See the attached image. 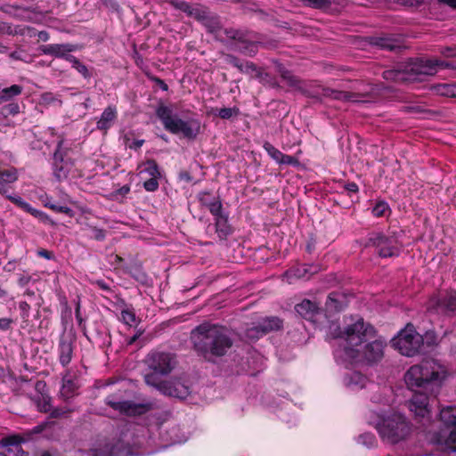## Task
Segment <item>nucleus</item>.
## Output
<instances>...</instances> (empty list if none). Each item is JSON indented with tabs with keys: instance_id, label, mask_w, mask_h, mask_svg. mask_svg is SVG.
Masks as SVG:
<instances>
[{
	"instance_id": "obj_1",
	"label": "nucleus",
	"mask_w": 456,
	"mask_h": 456,
	"mask_svg": "<svg viewBox=\"0 0 456 456\" xmlns=\"http://www.w3.org/2000/svg\"><path fill=\"white\" fill-rule=\"evenodd\" d=\"M195 350L210 361L213 356H223L232 346L229 330L218 325L203 323L191 331Z\"/></svg>"
},
{
	"instance_id": "obj_2",
	"label": "nucleus",
	"mask_w": 456,
	"mask_h": 456,
	"mask_svg": "<svg viewBox=\"0 0 456 456\" xmlns=\"http://www.w3.org/2000/svg\"><path fill=\"white\" fill-rule=\"evenodd\" d=\"M446 377L445 366L437 360L427 359L412 365L404 374V380L412 391L423 390L436 395Z\"/></svg>"
},
{
	"instance_id": "obj_3",
	"label": "nucleus",
	"mask_w": 456,
	"mask_h": 456,
	"mask_svg": "<svg viewBox=\"0 0 456 456\" xmlns=\"http://www.w3.org/2000/svg\"><path fill=\"white\" fill-rule=\"evenodd\" d=\"M369 422L378 431L383 442L396 444L406 440L412 432V425L408 418L399 412L386 414L371 413Z\"/></svg>"
},
{
	"instance_id": "obj_4",
	"label": "nucleus",
	"mask_w": 456,
	"mask_h": 456,
	"mask_svg": "<svg viewBox=\"0 0 456 456\" xmlns=\"http://www.w3.org/2000/svg\"><path fill=\"white\" fill-rule=\"evenodd\" d=\"M452 65L437 59L416 58L411 60L403 69H391L383 72L382 77L386 80L395 82H407L420 80V76H433L439 69L451 68Z\"/></svg>"
},
{
	"instance_id": "obj_5",
	"label": "nucleus",
	"mask_w": 456,
	"mask_h": 456,
	"mask_svg": "<svg viewBox=\"0 0 456 456\" xmlns=\"http://www.w3.org/2000/svg\"><path fill=\"white\" fill-rule=\"evenodd\" d=\"M155 113L164 128L171 134L182 135L187 140H194L200 132L201 123L199 118L182 119L174 114L170 106H167L163 102L158 105Z\"/></svg>"
},
{
	"instance_id": "obj_6",
	"label": "nucleus",
	"mask_w": 456,
	"mask_h": 456,
	"mask_svg": "<svg viewBox=\"0 0 456 456\" xmlns=\"http://www.w3.org/2000/svg\"><path fill=\"white\" fill-rule=\"evenodd\" d=\"M145 363L149 372L144 374V381L148 386L155 387L163 381V376H167L173 371L177 360L175 355L169 352L152 351L147 354Z\"/></svg>"
},
{
	"instance_id": "obj_7",
	"label": "nucleus",
	"mask_w": 456,
	"mask_h": 456,
	"mask_svg": "<svg viewBox=\"0 0 456 456\" xmlns=\"http://www.w3.org/2000/svg\"><path fill=\"white\" fill-rule=\"evenodd\" d=\"M340 338L345 340V344L343 348L337 351V357L346 362L347 349L350 347L352 349L362 348L364 343L375 338V330L369 323H365L362 319H358L345 328Z\"/></svg>"
},
{
	"instance_id": "obj_8",
	"label": "nucleus",
	"mask_w": 456,
	"mask_h": 456,
	"mask_svg": "<svg viewBox=\"0 0 456 456\" xmlns=\"http://www.w3.org/2000/svg\"><path fill=\"white\" fill-rule=\"evenodd\" d=\"M385 343L380 339L369 340L359 349L346 351V361L350 364L361 362H376L382 359L384 355Z\"/></svg>"
},
{
	"instance_id": "obj_9",
	"label": "nucleus",
	"mask_w": 456,
	"mask_h": 456,
	"mask_svg": "<svg viewBox=\"0 0 456 456\" xmlns=\"http://www.w3.org/2000/svg\"><path fill=\"white\" fill-rule=\"evenodd\" d=\"M392 345L403 355L413 356L420 351L423 338L412 325L408 324L392 339Z\"/></svg>"
},
{
	"instance_id": "obj_10",
	"label": "nucleus",
	"mask_w": 456,
	"mask_h": 456,
	"mask_svg": "<svg viewBox=\"0 0 456 456\" xmlns=\"http://www.w3.org/2000/svg\"><path fill=\"white\" fill-rule=\"evenodd\" d=\"M414 392L415 394L408 402V408L414 414L415 419L422 422L423 431H426L431 421L429 400L436 395H431L423 390Z\"/></svg>"
},
{
	"instance_id": "obj_11",
	"label": "nucleus",
	"mask_w": 456,
	"mask_h": 456,
	"mask_svg": "<svg viewBox=\"0 0 456 456\" xmlns=\"http://www.w3.org/2000/svg\"><path fill=\"white\" fill-rule=\"evenodd\" d=\"M105 403L113 410L127 416L142 415L152 408L151 403H135L132 401L124 400L118 394L110 395L106 397Z\"/></svg>"
},
{
	"instance_id": "obj_12",
	"label": "nucleus",
	"mask_w": 456,
	"mask_h": 456,
	"mask_svg": "<svg viewBox=\"0 0 456 456\" xmlns=\"http://www.w3.org/2000/svg\"><path fill=\"white\" fill-rule=\"evenodd\" d=\"M440 419L447 430L443 431L436 442H444L451 451L456 452V408L453 406L444 408L440 412Z\"/></svg>"
},
{
	"instance_id": "obj_13",
	"label": "nucleus",
	"mask_w": 456,
	"mask_h": 456,
	"mask_svg": "<svg viewBox=\"0 0 456 456\" xmlns=\"http://www.w3.org/2000/svg\"><path fill=\"white\" fill-rule=\"evenodd\" d=\"M368 246L375 247L381 257L398 256L401 248L395 236H387L381 232L370 234L368 239Z\"/></svg>"
},
{
	"instance_id": "obj_14",
	"label": "nucleus",
	"mask_w": 456,
	"mask_h": 456,
	"mask_svg": "<svg viewBox=\"0 0 456 456\" xmlns=\"http://www.w3.org/2000/svg\"><path fill=\"white\" fill-rule=\"evenodd\" d=\"M154 388L165 395L177 397L179 399L186 398L191 393L189 384L182 378L164 380Z\"/></svg>"
},
{
	"instance_id": "obj_15",
	"label": "nucleus",
	"mask_w": 456,
	"mask_h": 456,
	"mask_svg": "<svg viewBox=\"0 0 456 456\" xmlns=\"http://www.w3.org/2000/svg\"><path fill=\"white\" fill-rule=\"evenodd\" d=\"M428 311L441 314H450L456 311V292L441 294L430 299L428 305Z\"/></svg>"
},
{
	"instance_id": "obj_16",
	"label": "nucleus",
	"mask_w": 456,
	"mask_h": 456,
	"mask_svg": "<svg viewBox=\"0 0 456 456\" xmlns=\"http://www.w3.org/2000/svg\"><path fill=\"white\" fill-rule=\"evenodd\" d=\"M69 160L66 147L58 144L53 153V175L59 182L68 178L70 166Z\"/></svg>"
},
{
	"instance_id": "obj_17",
	"label": "nucleus",
	"mask_w": 456,
	"mask_h": 456,
	"mask_svg": "<svg viewBox=\"0 0 456 456\" xmlns=\"http://www.w3.org/2000/svg\"><path fill=\"white\" fill-rule=\"evenodd\" d=\"M119 452L118 443L110 442L107 439L97 441L89 452L79 451L78 456H117Z\"/></svg>"
},
{
	"instance_id": "obj_18",
	"label": "nucleus",
	"mask_w": 456,
	"mask_h": 456,
	"mask_svg": "<svg viewBox=\"0 0 456 456\" xmlns=\"http://www.w3.org/2000/svg\"><path fill=\"white\" fill-rule=\"evenodd\" d=\"M38 50L45 55H51L55 58H61L68 61L69 57L74 55L69 53L76 50V46L71 44H52L40 45Z\"/></svg>"
},
{
	"instance_id": "obj_19",
	"label": "nucleus",
	"mask_w": 456,
	"mask_h": 456,
	"mask_svg": "<svg viewBox=\"0 0 456 456\" xmlns=\"http://www.w3.org/2000/svg\"><path fill=\"white\" fill-rule=\"evenodd\" d=\"M232 39L235 40L233 43V49L248 55H255L257 52V45L256 43L244 38V36L240 31H233L232 35L229 36Z\"/></svg>"
},
{
	"instance_id": "obj_20",
	"label": "nucleus",
	"mask_w": 456,
	"mask_h": 456,
	"mask_svg": "<svg viewBox=\"0 0 456 456\" xmlns=\"http://www.w3.org/2000/svg\"><path fill=\"white\" fill-rule=\"evenodd\" d=\"M22 439L18 436H11L0 440V446L7 448V453L0 452V456H28L20 447Z\"/></svg>"
},
{
	"instance_id": "obj_21",
	"label": "nucleus",
	"mask_w": 456,
	"mask_h": 456,
	"mask_svg": "<svg viewBox=\"0 0 456 456\" xmlns=\"http://www.w3.org/2000/svg\"><path fill=\"white\" fill-rule=\"evenodd\" d=\"M264 147L270 157L280 165H290L293 167H298L300 165L297 155L290 156L284 154L281 151L277 150L273 144H264Z\"/></svg>"
},
{
	"instance_id": "obj_22",
	"label": "nucleus",
	"mask_w": 456,
	"mask_h": 456,
	"mask_svg": "<svg viewBox=\"0 0 456 456\" xmlns=\"http://www.w3.org/2000/svg\"><path fill=\"white\" fill-rule=\"evenodd\" d=\"M318 272L317 266L298 265L287 271L284 276L289 283H292L297 279H309L314 273Z\"/></svg>"
},
{
	"instance_id": "obj_23",
	"label": "nucleus",
	"mask_w": 456,
	"mask_h": 456,
	"mask_svg": "<svg viewBox=\"0 0 456 456\" xmlns=\"http://www.w3.org/2000/svg\"><path fill=\"white\" fill-rule=\"evenodd\" d=\"M347 305L346 297L338 292H332L328 296L325 311L331 314L342 311Z\"/></svg>"
},
{
	"instance_id": "obj_24",
	"label": "nucleus",
	"mask_w": 456,
	"mask_h": 456,
	"mask_svg": "<svg viewBox=\"0 0 456 456\" xmlns=\"http://www.w3.org/2000/svg\"><path fill=\"white\" fill-rule=\"evenodd\" d=\"M45 387L46 385L43 381H37L35 385V388L39 392V395H37L34 400L37 403V409L43 412H48L51 411V398L48 395L44 393Z\"/></svg>"
},
{
	"instance_id": "obj_25",
	"label": "nucleus",
	"mask_w": 456,
	"mask_h": 456,
	"mask_svg": "<svg viewBox=\"0 0 456 456\" xmlns=\"http://www.w3.org/2000/svg\"><path fill=\"white\" fill-rule=\"evenodd\" d=\"M298 314L305 319H312L320 311L319 304L315 301L305 299L295 306Z\"/></svg>"
},
{
	"instance_id": "obj_26",
	"label": "nucleus",
	"mask_w": 456,
	"mask_h": 456,
	"mask_svg": "<svg viewBox=\"0 0 456 456\" xmlns=\"http://www.w3.org/2000/svg\"><path fill=\"white\" fill-rule=\"evenodd\" d=\"M116 118V108L114 106H108L102 113L100 119L97 121V128L100 130H106L110 128Z\"/></svg>"
},
{
	"instance_id": "obj_27",
	"label": "nucleus",
	"mask_w": 456,
	"mask_h": 456,
	"mask_svg": "<svg viewBox=\"0 0 456 456\" xmlns=\"http://www.w3.org/2000/svg\"><path fill=\"white\" fill-rule=\"evenodd\" d=\"M322 96L343 102H356L355 98L357 94L346 91H339L331 89L330 87H326L322 88Z\"/></svg>"
},
{
	"instance_id": "obj_28",
	"label": "nucleus",
	"mask_w": 456,
	"mask_h": 456,
	"mask_svg": "<svg viewBox=\"0 0 456 456\" xmlns=\"http://www.w3.org/2000/svg\"><path fill=\"white\" fill-rule=\"evenodd\" d=\"M344 382L351 389H359L366 387L368 379L360 372H352L345 377Z\"/></svg>"
},
{
	"instance_id": "obj_29",
	"label": "nucleus",
	"mask_w": 456,
	"mask_h": 456,
	"mask_svg": "<svg viewBox=\"0 0 456 456\" xmlns=\"http://www.w3.org/2000/svg\"><path fill=\"white\" fill-rule=\"evenodd\" d=\"M60 362L65 366L69 364L72 358L73 346L69 340L61 339L59 345Z\"/></svg>"
},
{
	"instance_id": "obj_30",
	"label": "nucleus",
	"mask_w": 456,
	"mask_h": 456,
	"mask_svg": "<svg viewBox=\"0 0 456 456\" xmlns=\"http://www.w3.org/2000/svg\"><path fill=\"white\" fill-rule=\"evenodd\" d=\"M258 322L264 335L271 331L278 330L282 327V321L278 317H266Z\"/></svg>"
},
{
	"instance_id": "obj_31",
	"label": "nucleus",
	"mask_w": 456,
	"mask_h": 456,
	"mask_svg": "<svg viewBox=\"0 0 456 456\" xmlns=\"http://www.w3.org/2000/svg\"><path fill=\"white\" fill-rule=\"evenodd\" d=\"M322 88L325 87L321 85L311 84L301 86L299 90L304 95L307 97L321 100V97L322 96Z\"/></svg>"
},
{
	"instance_id": "obj_32",
	"label": "nucleus",
	"mask_w": 456,
	"mask_h": 456,
	"mask_svg": "<svg viewBox=\"0 0 456 456\" xmlns=\"http://www.w3.org/2000/svg\"><path fill=\"white\" fill-rule=\"evenodd\" d=\"M277 71L281 75V78L286 81L289 86L297 87L299 89L301 86L300 80L289 70H288L283 65L279 64L277 67Z\"/></svg>"
},
{
	"instance_id": "obj_33",
	"label": "nucleus",
	"mask_w": 456,
	"mask_h": 456,
	"mask_svg": "<svg viewBox=\"0 0 456 456\" xmlns=\"http://www.w3.org/2000/svg\"><path fill=\"white\" fill-rule=\"evenodd\" d=\"M17 178L18 176L15 169L0 171V192L5 194V185L14 183Z\"/></svg>"
},
{
	"instance_id": "obj_34",
	"label": "nucleus",
	"mask_w": 456,
	"mask_h": 456,
	"mask_svg": "<svg viewBox=\"0 0 456 456\" xmlns=\"http://www.w3.org/2000/svg\"><path fill=\"white\" fill-rule=\"evenodd\" d=\"M22 86L19 85H12L10 87L0 90V102H9L15 96L20 95L22 93Z\"/></svg>"
},
{
	"instance_id": "obj_35",
	"label": "nucleus",
	"mask_w": 456,
	"mask_h": 456,
	"mask_svg": "<svg viewBox=\"0 0 456 456\" xmlns=\"http://www.w3.org/2000/svg\"><path fill=\"white\" fill-rule=\"evenodd\" d=\"M216 231L221 239H224L231 232V228L227 224V216L224 215L215 219Z\"/></svg>"
},
{
	"instance_id": "obj_36",
	"label": "nucleus",
	"mask_w": 456,
	"mask_h": 456,
	"mask_svg": "<svg viewBox=\"0 0 456 456\" xmlns=\"http://www.w3.org/2000/svg\"><path fill=\"white\" fill-rule=\"evenodd\" d=\"M138 168L140 169L141 174L146 173L151 177H159L160 176V173H159L158 165L152 159H149L146 162L141 164Z\"/></svg>"
},
{
	"instance_id": "obj_37",
	"label": "nucleus",
	"mask_w": 456,
	"mask_h": 456,
	"mask_svg": "<svg viewBox=\"0 0 456 456\" xmlns=\"http://www.w3.org/2000/svg\"><path fill=\"white\" fill-rule=\"evenodd\" d=\"M201 23L208 28L210 32L216 31L220 28V21L216 15L212 14L209 11L206 14L205 18L201 20Z\"/></svg>"
},
{
	"instance_id": "obj_38",
	"label": "nucleus",
	"mask_w": 456,
	"mask_h": 456,
	"mask_svg": "<svg viewBox=\"0 0 456 456\" xmlns=\"http://www.w3.org/2000/svg\"><path fill=\"white\" fill-rule=\"evenodd\" d=\"M168 3L173 8L184 12L188 17L191 14L194 6V4H191L183 0H169Z\"/></svg>"
},
{
	"instance_id": "obj_39",
	"label": "nucleus",
	"mask_w": 456,
	"mask_h": 456,
	"mask_svg": "<svg viewBox=\"0 0 456 456\" xmlns=\"http://www.w3.org/2000/svg\"><path fill=\"white\" fill-rule=\"evenodd\" d=\"M77 388V387L73 380H71L70 379L64 378L63 384L61 389V395L62 397L66 399L69 398L74 395Z\"/></svg>"
},
{
	"instance_id": "obj_40",
	"label": "nucleus",
	"mask_w": 456,
	"mask_h": 456,
	"mask_svg": "<svg viewBox=\"0 0 456 456\" xmlns=\"http://www.w3.org/2000/svg\"><path fill=\"white\" fill-rule=\"evenodd\" d=\"M68 61L71 63L72 68L76 69L85 78H89L91 77V73L87 67L80 62L77 57H69Z\"/></svg>"
},
{
	"instance_id": "obj_41",
	"label": "nucleus",
	"mask_w": 456,
	"mask_h": 456,
	"mask_svg": "<svg viewBox=\"0 0 456 456\" xmlns=\"http://www.w3.org/2000/svg\"><path fill=\"white\" fill-rule=\"evenodd\" d=\"M374 45L382 49L395 51L398 46L395 44L394 40L388 37H376L374 38Z\"/></svg>"
},
{
	"instance_id": "obj_42",
	"label": "nucleus",
	"mask_w": 456,
	"mask_h": 456,
	"mask_svg": "<svg viewBox=\"0 0 456 456\" xmlns=\"http://www.w3.org/2000/svg\"><path fill=\"white\" fill-rule=\"evenodd\" d=\"M264 336V332L259 322L248 328L245 331V337L249 340H256Z\"/></svg>"
},
{
	"instance_id": "obj_43",
	"label": "nucleus",
	"mask_w": 456,
	"mask_h": 456,
	"mask_svg": "<svg viewBox=\"0 0 456 456\" xmlns=\"http://www.w3.org/2000/svg\"><path fill=\"white\" fill-rule=\"evenodd\" d=\"M0 113L5 118L8 116H15L20 113V105L14 102L7 103L1 108Z\"/></svg>"
},
{
	"instance_id": "obj_44",
	"label": "nucleus",
	"mask_w": 456,
	"mask_h": 456,
	"mask_svg": "<svg viewBox=\"0 0 456 456\" xmlns=\"http://www.w3.org/2000/svg\"><path fill=\"white\" fill-rule=\"evenodd\" d=\"M121 321L129 326H132L136 322V315L133 309L126 308L121 311Z\"/></svg>"
},
{
	"instance_id": "obj_45",
	"label": "nucleus",
	"mask_w": 456,
	"mask_h": 456,
	"mask_svg": "<svg viewBox=\"0 0 456 456\" xmlns=\"http://www.w3.org/2000/svg\"><path fill=\"white\" fill-rule=\"evenodd\" d=\"M208 12V9L207 7L199 4H194L193 10L191 11L190 17L194 18L195 20L201 22Z\"/></svg>"
},
{
	"instance_id": "obj_46",
	"label": "nucleus",
	"mask_w": 456,
	"mask_h": 456,
	"mask_svg": "<svg viewBox=\"0 0 456 456\" xmlns=\"http://www.w3.org/2000/svg\"><path fill=\"white\" fill-rule=\"evenodd\" d=\"M238 113L239 110L237 108H221L215 110V114L223 119H229Z\"/></svg>"
},
{
	"instance_id": "obj_47",
	"label": "nucleus",
	"mask_w": 456,
	"mask_h": 456,
	"mask_svg": "<svg viewBox=\"0 0 456 456\" xmlns=\"http://www.w3.org/2000/svg\"><path fill=\"white\" fill-rule=\"evenodd\" d=\"M45 206L53 209L55 212L64 213V214L68 215L69 216H73V215H74L73 210L66 206H61L56 203H53L51 201H45Z\"/></svg>"
},
{
	"instance_id": "obj_48",
	"label": "nucleus",
	"mask_w": 456,
	"mask_h": 456,
	"mask_svg": "<svg viewBox=\"0 0 456 456\" xmlns=\"http://www.w3.org/2000/svg\"><path fill=\"white\" fill-rule=\"evenodd\" d=\"M72 411H74L73 408H70L69 406H61L53 409L51 411L50 415L52 418H64L67 417Z\"/></svg>"
},
{
	"instance_id": "obj_49",
	"label": "nucleus",
	"mask_w": 456,
	"mask_h": 456,
	"mask_svg": "<svg viewBox=\"0 0 456 456\" xmlns=\"http://www.w3.org/2000/svg\"><path fill=\"white\" fill-rule=\"evenodd\" d=\"M208 210L215 216V219L219 216H224V214L222 211V203L216 198H213L212 203L209 204Z\"/></svg>"
},
{
	"instance_id": "obj_50",
	"label": "nucleus",
	"mask_w": 456,
	"mask_h": 456,
	"mask_svg": "<svg viewBox=\"0 0 456 456\" xmlns=\"http://www.w3.org/2000/svg\"><path fill=\"white\" fill-rule=\"evenodd\" d=\"M6 198L26 212L30 210L31 206L23 200L20 196L6 195Z\"/></svg>"
},
{
	"instance_id": "obj_51",
	"label": "nucleus",
	"mask_w": 456,
	"mask_h": 456,
	"mask_svg": "<svg viewBox=\"0 0 456 456\" xmlns=\"http://www.w3.org/2000/svg\"><path fill=\"white\" fill-rule=\"evenodd\" d=\"M130 191V186L126 184L119 188L118 190L114 191L110 194V198L113 200L121 201L126 194H128Z\"/></svg>"
},
{
	"instance_id": "obj_52",
	"label": "nucleus",
	"mask_w": 456,
	"mask_h": 456,
	"mask_svg": "<svg viewBox=\"0 0 456 456\" xmlns=\"http://www.w3.org/2000/svg\"><path fill=\"white\" fill-rule=\"evenodd\" d=\"M358 443L367 447H371L376 444V438L374 435L370 433H365L359 436Z\"/></svg>"
},
{
	"instance_id": "obj_53",
	"label": "nucleus",
	"mask_w": 456,
	"mask_h": 456,
	"mask_svg": "<svg viewBox=\"0 0 456 456\" xmlns=\"http://www.w3.org/2000/svg\"><path fill=\"white\" fill-rule=\"evenodd\" d=\"M439 93L447 97L456 98V85H443L439 87Z\"/></svg>"
},
{
	"instance_id": "obj_54",
	"label": "nucleus",
	"mask_w": 456,
	"mask_h": 456,
	"mask_svg": "<svg viewBox=\"0 0 456 456\" xmlns=\"http://www.w3.org/2000/svg\"><path fill=\"white\" fill-rule=\"evenodd\" d=\"M388 210V206L386 202H379L375 205L372 209V213L375 216H383Z\"/></svg>"
},
{
	"instance_id": "obj_55",
	"label": "nucleus",
	"mask_w": 456,
	"mask_h": 456,
	"mask_svg": "<svg viewBox=\"0 0 456 456\" xmlns=\"http://www.w3.org/2000/svg\"><path fill=\"white\" fill-rule=\"evenodd\" d=\"M304 3H305L308 6L314 7V8H323L331 4L330 0H302Z\"/></svg>"
},
{
	"instance_id": "obj_56",
	"label": "nucleus",
	"mask_w": 456,
	"mask_h": 456,
	"mask_svg": "<svg viewBox=\"0 0 456 456\" xmlns=\"http://www.w3.org/2000/svg\"><path fill=\"white\" fill-rule=\"evenodd\" d=\"M159 177H151L143 183V188L147 191H155L159 188Z\"/></svg>"
},
{
	"instance_id": "obj_57",
	"label": "nucleus",
	"mask_w": 456,
	"mask_h": 456,
	"mask_svg": "<svg viewBox=\"0 0 456 456\" xmlns=\"http://www.w3.org/2000/svg\"><path fill=\"white\" fill-rule=\"evenodd\" d=\"M91 237L96 240H103L105 239V231L97 227H90Z\"/></svg>"
},
{
	"instance_id": "obj_58",
	"label": "nucleus",
	"mask_w": 456,
	"mask_h": 456,
	"mask_svg": "<svg viewBox=\"0 0 456 456\" xmlns=\"http://www.w3.org/2000/svg\"><path fill=\"white\" fill-rule=\"evenodd\" d=\"M240 72H249L256 69V66L250 61H247L244 65L240 60H239L238 66H235Z\"/></svg>"
},
{
	"instance_id": "obj_59",
	"label": "nucleus",
	"mask_w": 456,
	"mask_h": 456,
	"mask_svg": "<svg viewBox=\"0 0 456 456\" xmlns=\"http://www.w3.org/2000/svg\"><path fill=\"white\" fill-rule=\"evenodd\" d=\"M28 213L31 214L32 216H34L35 217L38 218L39 220H41L45 223L50 221V218L46 214H45L44 212L37 210L32 207L30 208V210Z\"/></svg>"
},
{
	"instance_id": "obj_60",
	"label": "nucleus",
	"mask_w": 456,
	"mask_h": 456,
	"mask_svg": "<svg viewBox=\"0 0 456 456\" xmlns=\"http://www.w3.org/2000/svg\"><path fill=\"white\" fill-rule=\"evenodd\" d=\"M403 110L407 113H422L424 109L420 105L411 104L403 107Z\"/></svg>"
},
{
	"instance_id": "obj_61",
	"label": "nucleus",
	"mask_w": 456,
	"mask_h": 456,
	"mask_svg": "<svg viewBox=\"0 0 456 456\" xmlns=\"http://www.w3.org/2000/svg\"><path fill=\"white\" fill-rule=\"evenodd\" d=\"M213 198L214 197H211V195L209 193L202 192V193L200 194V198L199 199H200V203L203 206H205V207H207L208 208H209V204H211L212 201H213Z\"/></svg>"
},
{
	"instance_id": "obj_62",
	"label": "nucleus",
	"mask_w": 456,
	"mask_h": 456,
	"mask_svg": "<svg viewBox=\"0 0 456 456\" xmlns=\"http://www.w3.org/2000/svg\"><path fill=\"white\" fill-rule=\"evenodd\" d=\"M441 53L445 57H456V45L443 47Z\"/></svg>"
},
{
	"instance_id": "obj_63",
	"label": "nucleus",
	"mask_w": 456,
	"mask_h": 456,
	"mask_svg": "<svg viewBox=\"0 0 456 456\" xmlns=\"http://www.w3.org/2000/svg\"><path fill=\"white\" fill-rule=\"evenodd\" d=\"M41 100L45 104H51L56 101V98L53 93H44L41 96Z\"/></svg>"
},
{
	"instance_id": "obj_64",
	"label": "nucleus",
	"mask_w": 456,
	"mask_h": 456,
	"mask_svg": "<svg viewBox=\"0 0 456 456\" xmlns=\"http://www.w3.org/2000/svg\"><path fill=\"white\" fill-rule=\"evenodd\" d=\"M12 323V320L10 318H0V330H8Z\"/></svg>"
}]
</instances>
